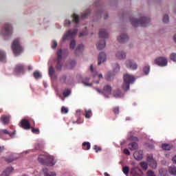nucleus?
<instances>
[{
    "label": "nucleus",
    "instance_id": "53",
    "mask_svg": "<svg viewBox=\"0 0 176 176\" xmlns=\"http://www.w3.org/2000/svg\"><path fill=\"white\" fill-rule=\"evenodd\" d=\"M124 153L125 155H127L128 156H130V151H129V149H127V148H124Z\"/></svg>",
    "mask_w": 176,
    "mask_h": 176
},
{
    "label": "nucleus",
    "instance_id": "6",
    "mask_svg": "<svg viewBox=\"0 0 176 176\" xmlns=\"http://www.w3.org/2000/svg\"><path fill=\"white\" fill-rule=\"evenodd\" d=\"M63 53H64V50H58L57 52V64L56 65V69H58V71H61V69L63 68V65H61V61L63 60Z\"/></svg>",
    "mask_w": 176,
    "mask_h": 176
},
{
    "label": "nucleus",
    "instance_id": "31",
    "mask_svg": "<svg viewBox=\"0 0 176 176\" xmlns=\"http://www.w3.org/2000/svg\"><path fill=\"white\" fill-rule=\"evenodd\" d=\"M162 148L164 151H170L171 149V146L167 144H163Z\"/></svg>",
    "mask_w": 176,
    "mask_h": 176
},
{
    "label": "nucleus",
    "instance_id": "7",
    "mask_svg": "<svg viewBox=\"0 0 176 176\" xmlns=\"http://www.w3.org/2000/svg\"><path fill=\"white\" fill-rule=\"evenodd\" d=\"M1 34L6 36L12 35V34H13V28H12V25L6 23L4 27L1 29Z\"/></svg>",
    "mask_w": 176,
    "mask_h": 176
},
{
    "label": "nucleus",
    "instance_id": "37",
    "mask_svg": "<svg viewBox=\"0 0 176 176\" xmlns=\"http://www.w3.org/2000/svg\"><path fill=\"white\" fill-rule=\"evenodd\" d=\"M151 71V67L149 66H145L143 68V72L145 74V75H148V74H149V72Z\"/></svg>",
    "mask_w": 176,
    "mask_h": 176
},
{
    "label": "nucleus",
    "instance_id": "64",
    "mask_svg": "<svg viewBox=\"0 0 176 176\" xmlns=\"http://www.w3.org/2000/svg\"><path fill=\"white\" fill-rule=\"evenodd\" d=\"M98 78H102V74H99Z\"/></svg>",
    "mask_w": 176,
    "mask_h": 176
},
{
    "label": "nucleus",
    "instance_id": "29",
    "mask_svg": "<svg viewBox=\"0 0 176 176\" xmlns=\"http://www.w3.org/2000/svg\"><path fill=\"white\" fill-rule=\"evenodd\" d=\"M82 149H84V151H89V149H90V142H83Z\"/></svg>",
    "mask_w": 176,
    "mask_h": 176
},
{
    "label": "nucleus",
    "instance_id": "33",
    "mask_svg": "<svg viewBox=\"0 0 176 176\" xmlns=\"http://www.w3.org/2000/svg\"><path fill=\"white\" fill-rule=\"evenodd\" d=\"M33 76L35 78V79H39L40 78H42V75H41V73L38 71H35L33 73Z\"/></svg>",
    "mask_w": 176,
    "mask_h": 176
},
{
    "label": "nucleus",
    "instance_id": "3",
    "mask_svg": "<svg viewBox=\"0 0 176 176\" xmlns=\"http://www.w3.org/2000/svg\"><path fill=\"white\" fill-rule=\"evenodd\" d=\"M135 82V77L134 76L126 74L124 75V82L122 84V89L124 91L130 90V85H133Z\"/></svg>",
    "mask_w": 176,
    "mask_h": 176
},
{
    "label": "nucleus",
    "instance_id": "39",
    "mask_svg": "<svg viewBox=\"0 0 176 176\" xmlns=\"http://www.w3.org/2000/svg\"><path fill=\"white\" fill-rule=\"evenodd\" d=\"M75 46H76V41H75V40H72L70 41V49H75Z\"/></svg>",
    "mask_w": 176,
    "mask_h": 176
},
{
    "label": "nucleus",
    "instance_id": "56",
    "mask_svg": "<svg viewBox=\"0 0 176 176\" xmlns=\"http://www.w3.org/2000/svg\"><path fill=\"white\" fill-rule=\"evenodd\" d=\"M5 151V146H0V153H2Z\"/></svg>",
    "mask_w": 176,
    "mask_h": 176
},
{
    "label": "nucleus",
    "instance_id": "48",
    "mask_svg": "<svg viewBox=\"0 0 176 176\" xmlns=\"http://www.w3.org/2000/svg\"><path fill=\"white\" fill-rule=\"evenodd\" d=\"M140 166H141V167H142V168H144V170H146V168H148V165H147L146 163H145V162H141Z\"/></svg>",
    "mask_w": 176,
    "mask_h": 176
},
{
    "label": "nucleus",
    "instance_id": "42",
    "mask_svg": "<svg viewBox=\"0 0 176 176\" xmlns=\"http://www.w3.org/2000/svg\"><path fill=\"white\" fill-rule=\"evenodd\" d=\"M60 80L62 83H65L67 82V76L63 75L60 78Z\"/></svg>",
    "mask_w": 176,
    "mask_h": 176
},
{
    "label": "nucleus",
    "instance_id": "14",
    "mask_svg": "<svg viewBox=\"0 0 176 176\" xmlns=\"http://www.w3.org/2000/svg\"><path fill=\"white\" fill-rule=\"evenodd\" d=\"M127 68H130V69H137L138 68V65L137 63H134L131 60H128L126 62Z\"/></svg>",
    "mask_w": 176,
    "mask_h": 176
},
{
    "label": "nucleus",
    "instance_id": "1",
    "mask_svg": "<svg viewBox=\"0 0 176 176\" xmlns=\"http://www.w3.org/2000/svg\"><path fill=\"white\" fill-rule=\"evenodd\" d=\"M130 21L135 28L140 27H140H148L151 23V19L148 17L142 16L140 19L130 18Z\"/></svg>",
    "mask_w": 176,
    "mask_h": 176
},
{
    "label": "nucleus",
    "instance_id": "25",
    "mask_svg": "<svg viewBox=\"0 0 176 176\" xmlns=\"http://www.w3.org/2000/svg\"><path fill=\"white\" fill-rule=\"evenodd\" d=\"M0 61L2 63H5V61H6V53L2 50H0Z\"/></svg>",
    "mask_w": 176,
    "mask_h": 176
},
{
    "label": "nucleus",
    "instance_id": "58",
    "mask_svg": "<svg viewBox=\"0 0 176 176\" xmlns=\"http://www.w3.org/2000/svg\"><path fill=\"white\" fill-rule=\"evenodd\" d=\"M116 69L115 71H119L120 69V67L118 64H116Z\"/></svg>",
    "mask_w": 176,
    "mask_h": 176
},
{
    "label": "nucleus",
    "instance_id": "20",
    "mask_svg": "<svg viewBox=\"0 0 176 176\" xmlns=\"http://www.w3.org/2000/svg\"><path fill=\"white\" fill-rule=\"evenodd\" d=\"M113 96L116 97V98H122L123 97V94L119 89H116L113 91Z\"/></svg>",
    "mask_w": 176,
    "mask_h": 176
},
{
    "label": "nucleus",
    "instance_id": "12",
    "mask_svg": "<svg viewBox=\"0 0 176 176\" xmlns=\"http://www.w3.org/2000/svg\"><path fill=\"white\" fill-rule=\"evenodd\" d=\"M20 126L24 129V130H30V129H31V124L28 120L22 119L20 122Z\"/></svg>",
    "mask_w": 176,
    "mask_h": 176
},
{
    "label": "nucleus",
    "instance_id": "27",
    "mask_svg": "<svg viewBox=\"0 0 176 176\" xmlns=\"http://www.w3.org/2000/svg\"><path fill=\"white\" fill-rule=\"evenodd\" d=\"M160 175L161 176H168V172H167V169L161 168L159 170Z\"/></svg>",
    "mask_w": 176,
    "mask_h": 176
},
{
    "label": "nucleus",
    "instance_id": "40",
    "mask_svg": "<svg viewBox=\"0 0 176 176\" xmlns=\"http://www.w3.org/2000/svg\"><path fill=\"white\" fill-rule=\"evenodd\" d=\"M54 68L53 67V66H51L50 68H49V74L50 76H53V75L54 74Z\"/></svg>",
    "mask_w": 176,
    "mask_h": 176
},
{
    "label": "nucleus",
    "instance_id": "35",
    "mask_svg": "<svg viewBox=\"0 0 176 176\" xmlns=\"http://www.w3.org/2000/svg\"><path fill=\"white\" fill-rule=\"evenodd\" d=\"M122 171H123L124 174H125V175H129V173L130 171V168H129V166H124L122 168Z\"/></svg>",
    "mask_w": 176,
    "mask_h": 176
},
{
    "label": "nucleus",
    "instance_id": "46",
    "mask_svg": "<svg viewBox=\"0 0 176 176\" xmlns=\"http://www.w3.org/2000/svg\"><path fill=\"white\" fill-rule=\"evenodd\" d=\"M61 113H68V109L65 107L63 106L61 108Z\"/></svg>",
    "mask_w": 176,
    "mask_h": 176
},
{
    "label": "nucleus",
    "instance_id": "60",
    "mask_svg": "<svg viewBox=\"0 0 176 176\" xmlns=\"http://www.w3.org/2000/svg\"><path fill=\"white\" fill-rule=\"evenodd\" d=\"M90 70L91 71V72H93L94 71V69L93 68V65H91Z\"/></svg>",
    "mask_w": 176,
    "mask_h": 176
},
{
    "label": "nucleus",
    "instance_id": "49",
    "mask_svg": "<svg viewBox=\"0 0 176 176\" xmlns=\"http://www.w3.org/2000/svg\"><path fill=\"white\" fill-rule=\"evenodd\" d=\"M162 20H163V22H164V23H168V20H169V19H168V15H165V16H164Z\"/></svg>",
    "mask_w": 176,
    "mask_h": 176
},
{
    "label": "nucleus",
    "instance_id": "4",
    "mask_svg": "<svg viewBox=\"0 0 176 176\" xmlns=\"http://www.w3.org/2000/svg\"><path fill=\"white\" fill-rule=\"evenodd\" d=\"M12 49L13 53L15 54L16 56H19V54H21V52L24 50L21 45H20V40L19 38H16L13 41L12 45Z\"/></svg>",
    "mask_w": 176,
    "mask_h": 176
},
{
    "label": "nucleus",
    "instance_id": "38",
    "mask_svg": "<svg viewBox=\"0 0 176 176\" xmlns=\"http://www.w3.org/2000/svg\"><path fill=\"white\" fill-rule=\"evenodd\" d=\"M35 149H36V151H43V145L41 144H36L35 146Z\"/></svg>",
    "mask_w": 176,
    "mask_h": 176
},
{
    "label": "nucleus",
    "instance_id": "54",
    "mask_svg": "<svg viewBox=\"0 0 176 176\" xmlns=\"http://www.w3.org/2000/svg\"><path fill=\"white\" fill-rule=\"evenodd\" d=\"M71 23H72L71 21L65 20V25H70Z\"/></svg>",
    "mask_w": 176,
    "mask_h": 176
},
{
    "label": "nucleus",
    "instance_id": "18",
    "mask_svg": "<svg viewBox=\"0 0 176 176\" xmlns=\"http://www.w3.org/2000/svg\"><path fill=\"white\" fill-rule=\"evenodd\" d=\"M99 37L102 38L103 39H105V38H108L109 34H108V32H107V30H105L104 29H101L99 31Z\"/></svg>",
    "mask_w": 176,
    "mask_h": 176
},
{
    "label": "nucleus",
    "instance_id": "8",
    "mask_svg": "<svg viewBox=\"0 0 176 176\" xmlns=\"http://www.w3.org/2000/svg\"><path fill=\"white\" fill-rule=\"evenodd\" d=\"M95 90L99 94H104V96H109V94H111V92L112 91V87H111V85H106L103 88V91L98 88H95Z\"/></svg>",
    "mask_w": 176,
    "mask_h": 176
},
{
    "label": "nucleus",
    "instance_id": "41",
    "mask_svg": "<svg viewBox=\"0 0 176 176\" xmlns=\"http://www.w3.org/2000/svg\"><path fill=\"white\" fill-rule=\"evenodd\" d=\"M69 94H71V90H69V89H65L63 91L64 97H68L69 96Z\"/></svg>",
    "mask_w": 176,
    "mask_h": 176
},
{
    "label": "nucleus",
    "instance_id": "15",
    "mask_svg": "<svg viewBox=\"0 0 176 176\" xmlns=\"http://www.w3.org/2000/svg\"><path fill=\"white\" fill-rule=\"evenodd\" d=\"M133 157L135 160H142L144 158L143 151H137L133 153Z\"/></svg>",
    "mask_w": 176,
    "mask_h": 176
},
{
    "label": "nucleus",
    "instance_id": "32",
    "mask_svg": "<svg viewBox=\"0 0 176 176\" xmlns=\"http://www.w3.org/2000/svg\"><path fill=\"white\" fill-rule=\"evenodd\" d=\"M30 129L33 134H40L41 133V131H39V128H34V126H30Z\"/></svg>",
    "mask_w": 176,
    "mask_h": 176
},
{
    "label": "nucleus",
    "instance_id": "52",
    "mask_svg": "<svg viewBox=\"0 0 176 176\" xmlns=\"http://www.w3.org/2000/svg\"><path fill=\"white\" fill-rule=\"evenodd\" d=\"M115 115H119V107H115L113 109Z\"/></svg>",
    "mask_w": 176,
    "mask_h": 176
},
{
    "label": "nucleus",
    "instance_id": "34",
    "mask_svg": "<svg viewBox=\"0 0 176 176\" xmlns=\"http://www.w3.org/2000/svg\"><path fill=\"white\" fill-rule=\"evenodd\" d=\"M91 110L89 109V110H85V118L86 119H90V118L91 117Z\"/></svg>",
    "mask_w": 176,
    "mask_h": 176
},
{
    "label": "nucleus",
    "instance_id": "17",
    "mask_svg": "<svg viewBox=\"0 0 176 176\" xmlns=\"http://www.w3.org/2000/svg\"><path fill=\"white\" fill-rule=\"evenodd\" d=\"M118 41L120 42V43H124V42L129 41V36H127L126 34H122L118 37Z\"/></svg>",
    "mask_w": 176,
    "mask_h": 176
},
{
    "label": "nucleus",
    "instance_id": "30",
    "mask_svg": "<svg viewBox=\"0 0 176 176\" xmlns=\"http://www.w3.org/2000/svg\"><path fill=\"white\" fill-rule=\"evenodd\" d=\"M169 173L171 175H176V167L170 166L169 168Z\"/></svg>",
    "mask_w": 176,
    "mask_h": 176
},
{
    "label": "nucleus",
    "instance_id": "55",
    "mask_svg": "<svg viewBox=\"0 0 176 176\" xmlns=\"http://www.w3.org/2000/svg\"><path fill=\"white\" fill-rule=\"evenodd\" d=\"M86 35H87V32H84L80 34L79 36L82 37V36H85Z\"/></svg>",
    "mask_w": 176,
    "mask_h": 176
},
{
    "label": "nucleus",
    "instance_id": "9",
    "mask_svg": "<svg viewBox=\"0 0 176 176\" xmlns=\"http://www.w3.org/2000/svg\"><path fill=\"white\" fill-rule=\"evenodd\" d=\"M77 34H78L77 29H74V30H69L63 36V41H67V39H72V38H74V36H76Z\"/></svg>",
    "mask_w": 176,
    "mask_h": 176
},
{
    "label": "nucleus",
    "instance_id": "10",
    "mask_svg": "<svg viewBox=\"0 0 176 176\" xmlns=\"http://www.w3.org/2000/svg\"><path fill=\"white\" fill-rule=\"evenodd\" d=\"M131 141H133L131 143H129V149H130V151H137V149H138V138L137 137H132L131 138Z\"/></svg>",
    "mask_w": 176,
    "mask_h": 176
},
{
    "label": "nucleus",
    "instance_id": "44",
    "mask_svg": "<svg viewBox=\"0 0 176 176\" xmlns=\"http://www.w3.org/2000/svg\"><path fill=\"white\" fill-rule=\"evenodd\" d=\"M69 69H72V68H74V65H76V61L75 60H72L69 63Z\"/></svg>",
    "mask_w": 176,
    "mask_h": 176
},
{
    "label": "nucleus",
    "instance_id": "63",
    "mask_svg": "<svg viewBox=\"0 0 176 176\" xmlns=\"http://www.w3.org/2000/svg\"><path fill=\"white\" fill-rule=\"evenodd\" d=\"M104 176H109V174H108V173L106 172V173H104Z\"/></svg>",
    "mask_w": 176,
    "mask_h": 176
},
{
    "label": "nucleus",
    "instance_id": "23",
    "mask_svg": "<svg viewBox=\"0 0 176 176\" xmlns=\"http://www.w3.org/2000/svg\"><path fill=\"white\" fill-rule=\"evenodd\" d=\"M148 161L150 162V166L152 168H156L157 167V164L156 163V160H153V157H148Z\"/></svg>",
    "mask_w": 176,
    "mask_h": 176
},
{
    "label": "nucleus",
    "instance_id": "59",
    "mask_svg": "<svg viewBox=\"0 0 176 176\" xmlns=\"http://www.w3.org/2000/svg\"><path fill=\"white\" fill-rule=\"evenodd\" d=\"M172 160H173V163H175V164H176V155L172 158Z\"/></svg>",
    "mask_w": 176,
    "mask_h": 176
},
{
    "label": "nucleus",
    "instance_id": "45",
    "mask_svg": "<svg viewBox=\"0 0 176 176\" xmlns=\"http://www.w3.org/2000/svg\"><path fill=\"white\" fill-rule=\"evenodd\" d=\"M170 60H172V61H174L175 63H176V54L175 53H173L170 54Z\"/></svg>",
    "mask_w": 176,
    "mask_h": 176
},
{
    "label": "nucleus",
    "instance_id": "43",
    "mask_svg": "<svg viewBox=\"0 0 176 176\" xmlns=\"http://www.w3.org/2000/svg\"><path fill=\"white\" fill-rule=\"evenodd\" d=\"M94 151H96V153H98V152H101V151H102L101 147H100L97 145L94 146Z\"/></svg>",
    "mask_w": 176,
    "mask_h": 176
},
{
    "label": "nucleus",
    "instance_id": "11",
    "mask_svg": "<svg viewBox=\"0 0 176 176\" xmlns=\"http://www.w3.org/2000/svg\"><path fill=\"white\" fill-rule=\"evenodd\" d=\"M155 63L160 67H166L168 64L167 58L165 57H159L156 58Z\"/></svg>",
    "mask_w": 176,
    "mask_h": 176
},
{
    "label": "nucleus",
    "instance_id": "19",
    "mask_svg": "<svg viewBox=\"0 0 176 176\" xmlns=\"http://www.w3.org/2000/svg\"><path fill=\"white\" fill-rule=\"evenodd\" d=\"M116 57L118 60H123V58H126V52H123V51L118 52L116 53Z\"/></svg>",
    "mask_w": 176,
    "mask_h": 176
},
{
    "label": "nucleus",
    "instance_id": "36",
    "mask_svg": "<svg viewBox=\"0 0 176 176\" xmlns=\"http://www.w3.org/2000/svg\"><path fill=\"white\" fill-rule=\"evenodd\" d=\"M72 17H73V21L76 23V24H78V23H79V15L76 14H74Z\"/></svg>",
    "mask_w": 176,
    "mask_h": 176
},
{
    "label": "nucleus",
    "instance_id": "50",
    "mask_svg": "<svg viewBox=\"0 0 176 176\" xmlns=\"http://www.w3.org/2000/svg\"><path fill=\"white\" fill-rule=\"evenodd\" d=\"M147 176H156V175L155 174V172L152 170H148L147 172Z\"/></svg>",
    "mask_w": 176,
    "mask_h": 176
},
{
    "label": "nucleus",
    "instance_id": "2",
    "mask_svg": "<svg viewBox=\"0 0 176 176\" xmlns=\"http://www.w3.org/2000/svg\"><path fill=\"white\" fill-rule=\"evenodd\" d=\"M38 160L39 163L44 164V166H54L56 164L54 157L51 155H40Z\"/></svg>",
    "mask_w": 176,
    "mask_h": 176
},
{
    "label": "nucleus",
    "instance_id": "28",
    "mask_svg": "<svg viewBox=\"0 0 176 176\" xmlns=\"http://www.w3.org/2000/svg\"><path fill=\"white\" fill-rule=\"evenodd\" d=\"M24 69V65H16L15 67V72H21Z\"/></svg>",
    "mask_w": 176,
    "mask_h": 176
},
{
    "label": "nucleus",
    "instance_id": "13",
    "mask_svg": "<svg viewBox=\"0 0 176 176\" xmlns=\"http://www.w3.org/2000/svg\"><path fill=\"white\" fill-rule=\"evenodd\" d=\"M0 122L3 124H4V126H8V124H9V123H10V116H6V115L1 116L0 118Z\"/></svg>",
    "mask_w": 176,
    "mask_h": 176
},
{
    "label": "nucleus",
    "instance_id": "47",
    "mask_svg": "<svg viewBox=\"0 0 176 176\" xmlns=\"http://www.w3.org/2000/svg\"><path fill=\"white\" fill-rule=\"evenodd\" d=\"M89 14H90V11H88L87 13L82 14V15L81 16V18L82 19H87V17L89 16Z\"/></svg>",
    "mask_w": 176,
    "mask_h": 176
},
{
    "label": "nucleus",
    "instance_id": "51",
    "mask_svg": "<svg viewBox=\"0 0 176 176\" xmlns=\"http://www.w3.org/2000/svg\"><path fill=\"white\" fill-rule=\"evenodd\" d=\"M52 43V49H56V47H57V41H53Z\"/></svg>",
    "mask_w": 176,
    "mask_h": 176
},
{
    "label": "nucleus",
    "instance_id": "22",
    "mask_svg": "<svg viewBox=\"0 0 176 176\" xmlns=\"http://www.w3.org/2000/svg\"><path fill=\"white\" fill-rule=\"evenodd\" d=\"M96 46L98 49V50H102L104 47H105V40H102L99 41L97 44Z\"/></svg>",
    "mask_w": 176,
    "mask_h": 176
},
{
    "label": "nucleus",
    "instance_id": "5",
    "mask_svg": "<svg viewBox=\"0 0 176 176\" xmlns=\"http://www.w3.org/2000/svg\"><path fill=\"white\" fill-rule=\"evenodd\" d=\"M14 134H16L15 131L11 133L7 129H0V138H1V140H10V138L14 137Z\"/></svg>",
    "mask_w": 176,
    "mask_h": 176
},
{
    "label": "nucleus",
    "instance_id": "26",
    "mask_svg": "<svg viewBox=\"0 0 176 176\" xmlns=\"http://www.w3.org/2000/svg\"><path fill=\"white\" fill-rule=\"evenodd\" d=\"M16 160V157H14V155L13 154H10L8 157L6 158V162L7 163H12V162H14Z\"/></svg>",
    "mask_w": 176,
    "mask_h": 176
},
{
    "label": "nucleus",
    "instance_id": "16",
    "mask_svg": "<svg viewBox=\"0 0 176 176\" xmlns=\"http://www.w3.org/2000/svg\"><path fill=\"white\" fill-rule=\"evenodd\" d=\"M105 60H107V54L104 52L100 53L98 58V65H101V63H104Z\"/></svg>",
    "mask_w": 176,
    "mask_h": 176
},
{
    "label": "nucleus",
    "instance_id": "21",
    "mask_svg": "<svg viewBox=\"0 0 176 176\" xmlns=\"http://www.w3.org/2000/svg\"><path fill=\"white\" fill-rule=\"evenodd\" d=\"M83 49H85V47L83 46L82 44H80L77 46L76 50V54L77 56H79V54H80V53H82V52H83Z\"/></svg>",
    "mask_w": 176,
    "mask_h": 176
},
{
    "label": "nucleus",
    "instance_id": "57",
    "mask_svg": "<svg viewBox=\"0 0 176 176\" xmlns=\"http://www.w3.org/2000/svg\"><path fill=\"white\" fill-rule=\"evenodd\" d=\"M135 171H137V168H133L131 170V173L134 174V173H135Z\"/></svg>",
    "mask_w": 176,
    "mask_h": 176
},
{
    "label": "nucleus",
    "instance_id": "61",
    "mask_svg": "<svg viewBox=\"0 0 176 176\" xmlns=\"http://www.w3.org/2000/svg\"><path fill=\"white\" fill-rule=\"evenodd\" d=\"M85 86H91V84L87 83V82H85Z\"/></svg>",
    "mask_w": 176,
    "mask_h": 176
},
{
    "label": "nucleus",
    "instance_id": "24",
    "mask_svg": "<svg viewBox=\"0 0 176 176\" xmlns=\"http://www.w3.org/2000/svg\"><path fill=\"white\" fill-rule=\"evenodd\" d=\"M43 171L44 173V176H56L55 172H49L47 168H44Z\"/></svg>",
    "mask_w": 176,
    "mask_h": 176
},
{
    "label": "nucleus",
    "instance_id": "62",
    "mask_svg": "<svg viewBox=\"0 0 176 176\" xmlns=\"http://www.w3.org/2000/svg\"><path fill=\"white\" fill-rule=\"evenodd\" d=\"M173 39H174V41L176 43V34H175L174 37H173Z\"/></svg>",
    "mask_w": 176,
    "mask_h": 176
}]
</instances>
